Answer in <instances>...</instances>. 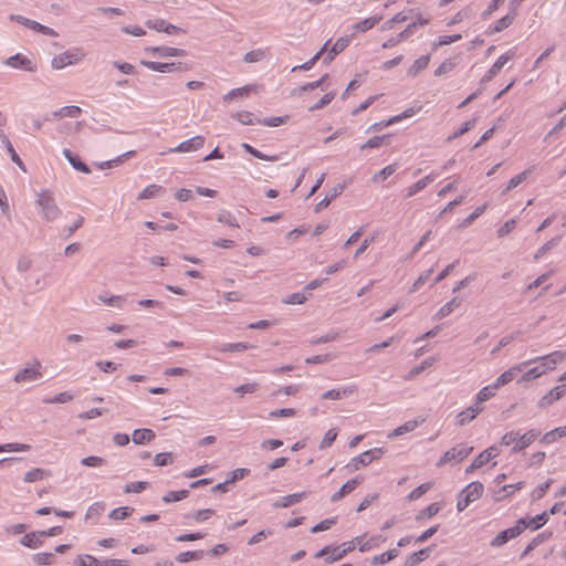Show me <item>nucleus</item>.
Segmentation results:
<instances>
[{
    "label": "nucleus",
    "mask_w": 566,
    "mask_h": 566,
    "mask_svg": "<svg viewBox=\"0 0 566 566\" xmlns=\"http://www.w3.org/2000/svg\"><path fill=\"white\" fill-rule=\"evenodd\" d=\"M539 434L541 432L536 429H531L523 434L518 430H512L502 436L500 446H512V453H518L531 446Z\"/></svg>",
    "instance_id": "nucleus-1"
},
{
    "label": "nucleus",
    "mask_w": 566,
    "mask_h": 566,
    "mask_svg": "<svg viewBox=\"0 0 566 566\" xmlns=\"http://www.w3.org/2000/svg\"><path fill=\"white\" fill-rule=\"evenodd\" d=\"M36 205L40 208L42 218L48 222L56 220L62 213L49 190H42L38 195Z\"/></svg>",
    "instance_id": "nucleus-2"
},
{
    "label": "nucleus",
    "mask_w": 566,
    "mask_h": 566,
    "mask_svg": "<svg viewBox=\"0 0 566 566\" xmlns=\"http://www.w3.org/2000/svg\"><path fill=\"white\" fill-rule=\"evenodd\" d=\"M430 22V18H424L420 13L416 15L415 21L409 23L398 35L389 38L382 43L384 49H390L398 45L403 40L410 38L415 33V29L418 25H427Z\"/></svg>",
    "instance_id": "nucleus-3"
},
{
    "label": "nucleus",
    "mask_w": 566,
    "mask_h": 566,
    "mask_svg": "<svg viewBox=\"0 0 566 566\" xmlns=\"http://www.w3.org/2000/svg\"><path fill=\"white\" fill-rule=\"evenodd\" d=\"M73 566H128V562L118 558L98 559L93 555L84 554L73 560Z\"/></svg>",
    "instance_id": "nucleus-4"
},
{
    "label": "nucleus",
    "mask_w": 566,
    "mask_h": 566,
    "mask_svg": "<svg viewBox=\"0 0 566 566\" xmlns=\"http://www.w3.org/2000/svg\"><path fill=\"white\" fill-rule=\"evenodd\" d=\"M84 57L83 52L80 49L69 50L61 54L55 55L51 65L54 70H62L67 65H73L78 63Z\"/></svg>",
    "instance_id": "nucleus-5"
},
{
    "label": "nucleus",
    "mask_w": 566,
    "mask_h": 566,
    "mask_svg": "<svg viewBox=\"0 0 566 566\" xmlns=\"http://www.w3.org/2000/svg\"><path fill=\"white\" fill-rule=\"evenodd\" d=\"M525 530L523 521H516L515 525L501 531L490 543L492 547H501L505 545L510 539L516 538Z\"/></svg>",
    "instance_id": "nucleus-6"
},
{
    "label": "nucleus",
    "mask_w": 566,
    "mask_h": 566,
    "mask_svg": "<svg viewBox=\"0 0 566 566\" xmlns=\"http://www.w3.org/2000/svg\"><path fill=\"white\" fill-rule=\"evenodd\" d=\"M384 453V448H374L367 450L360 453L359 455L353 458L348 467L352 468V470L357 471L363 467L370 464L374 460L380 459Z\"/></svg>",
    "instance_id": "nucleus-7"
},
{
    "label": "nucleus",
    "mask_w": 566,
    "mask_h": 566,
    "mask_svg": "<svg viewBox=\"0 0 566 566\" xmlns=\"http://www.w3.org/2000/svg\"><path fill=\"white\" fill-rule=\"evenodd\" d=\"M42 364L40 360H34L32 366H27L19 370L14 376L15 382H28L40 379L42 374Z\"/></svg>",
    "instance_id": "nucleus-8"
},
{
    "label": "nucleus",
    "mask_w": 566,
    "mask_h": 566,
    "mask_svg": "<svg viewBox=\"0 0 566 566\" xmlns=\"http://www.w3.org/2000/svg\"><path fill=\"white\" fill-rule=\"evenodd\" d=\"M472 450L473 447H469L463 443L458 444L443 453L438 462V465H443L451 462L452 460L462 461L472 452Z\"/></svg>",
    "instance_id": "nucleus-9"
},
{
    "label": "nucleus",
    "mask_w": 566,
    "mask_h": 566,
    "mask_svg": "<svg viewBox=\"0 0 566 566\" xmlns=\"http://www.w3.org/2000/svg\"><path fill=\"white\" fill-rule=\"evenodd\" d=\"M4 64L12 69L27 72H35L38 70L36 64H34L29 57L21 53H15L14 55L9 56L4 61Z\"/></svg>",
    "instance_id": "nucleus-10"
},
{
    "label": "nucleus",
    "mask_w": 566,
    "mask_h": 566,
    "mask_svg": "<svg viewBox=\"0 0 566 566\" xmlns=\"http://www.w3.org/2000/svg\"><path fill=\"white\" fill-rule=\"evenodd\" d=\"M515 56L514 50H509L506 53L502 54L491 66V69L484 74L481 82L488 83L491 80H493L499 72L502 70V67L513 57Z\"/></svg>",
    "instance_id": "nucleus-11"
},
{
    "label": "nucleus",
    "mask_w": 566,
    "mask_h": 566,
    "mask_svg": "<svg viewBox=\"0 0 566 566\" xmlns=\"http://www.w3.org/2000/svg\"><path fill=\"white\" fill-rule=\"evenodd\" d=\"M566 394V384L557 385L545 394L537 402V407L545 409L559 400Z\"/></svg>",
    "instance_id": "nucleus-12"
},
{
    "label": "nucleus",
    "mask_w": 566,
    "mask_h": 566,
    "mask_svg": "<svg viewBox=\"0 0 566 566\" xmlns=\"http://www.w3.org/2000/svg\"><path fill=\"white\" fill-rule=\"evenodd\" d=\"M527 364H530V363L528 361L521 363L518 365H515V366L509 368L504 373H502L496 378V380L493 382L494 387L496 389H499L500 387L510 384L516 377V375L522 370V368L524 366H526Z\"/></svg>",
    "instance_id": "nucleus-13"
},
{
    "label": "nucleus",
    "mask_w": 566,
    "mask_h": 566,
    "mask_svg": "<svg viewBox=\"0 0 566 566\" xmlns=\"http://www.w3.org/2000/svg\"><path fill=\"white\" fill-rule=\"evenodd\" d=\"M565 358H566V350H556L548 355L531 359V360H528V363L544 360L543 364H545V368L547 370H552L555 368V366L557 364L562 363Z\"/></svg>",
    "instance_id": "nucleus-14"
},
{
    "label": "nucleus",
    "mask_w": 566,
    "mask_h": 566,
    "mask_svg": "<svg viewBox=\"0 0 566 566\" xmlns=\"http://www.w3.org/2000/svg\"><path fill=\"white\" fill-rule=\"evenodd\" d=\"M350 41V36L347 35L339 38L328 50L326 56L323 60L324 64H329L336 55L342 53L349 45Z\"/></svg>",
    "instance_id": "nucleus-15"
},
{
    "label": "nucleus",
    "mask_w": 566,
    "mask_h": 566,
    "mask_svg": "<svg viewBox=\"0 0 566 566\" xmlns=\"http://www.w3.org/2000/svg\"><path fill=\"white\" fill-rule=\"evenodd\" d=\"M65 159L70 163V165L77 171L83 174H90V167L80 158V156L72 150L64 148L62 151Z\"/></svg>",
    "instance_id": "nucleus-16"
},
{
    "label": "nucleus",
    "mask_w": 566,
    "mask_h": 566,
    "mask_svg": "<svg viewBox=\"0 0 566 566\" xmlns=\"http://www.w3.org/2000/svg\"><path fill=\"white\" fill-rule=\"evenodd\" d=\"M344 556L342 546H326L315 554L316 558L325 557L326 563H334L342 559Z\"/></svg>",
    "instance_id": "nucleus-17"
},
{
    "label": "nucleus",
    "mask_w": 566,
    "mask_h": 566,
    "mask_svg": "<svg viewBox=\"0 0 566 566\" xmlns=\"http://www.w3.org/2000/svg\"><path fill=\"white\" fill-rule=\"evenodd\" d=\"M363 481V478L360 476H356L352 480H348L345 484L342 485V488L335 492L332 496H331V501L332 502H337L339 500H342L345 495L352 493L358 484H360Z\"/></svg>",
    "instance_id": "nucleus-18"
},
{
    "label": "nucleus",
    "mask_w": 566,
    "mask_h": 566,
    "mask_svg": "<svg viewBox=\"0 0 566 566\" xmlns=\"http://www.w3.org/2000/svg\"><path fill=\"white\" fill-rule=\"evenodd\" d=\"M345 189V185L338 184L334 186L326 196L315 206V212H319L321 210L327 208L331 202L336 199Z\"/></svg>",
    "instance_id": "nucleus-19"
},
{
    "label": "nucleus",
    "mask_w": 566,
    "mask_h": 566,
    "mask_svg": "<svg viewBox=\"0 0 566 566\" xmlns=\"http://www.w3.org/2000/svg\"><path fill=\"white\" fill-rule=\"evenodd\" d=\"M355 392H357V387L355 385H349L342 389L337 388V389H329V390L325 391L322 395V399L338 400L344 397L354 395Z\"/></svg>",
    "instance_id": "nucleus-20"
},
{
    "label": "nucleus",
    "mask_w": 566,
    "mask_h": 566,
    "mask_svg": "<svg viewBox=\"0 0 566 566\" xmlns=\"http://www.w3.org/2000/svg\"><path fill=\"white\" fill-rule=\"evenodd\" d=\"M482 411V407L473 405L467 408L465 410L459 412L455 417V423L458 426H464L472 421L480 412Z\"/></svg>",
    "instance_id": "nucleus-21"
},
{
    "label": "nucleus",
    "mask_w": 566,
    "mask_h": 566,
    "mask_svg": "<svg viewBox=\"0 0 566 566\" xmlns=\"http://www.w3.org/2000/svg\"><path fill=\"white\" fill-rule=\"evenodd\" d=\"M484 491V486L481 482H471L468 484L462 491V496H465L469 499V501L472 503L476 500H479Z\"/></svg>",
    "instance_id": "nucleus-22"
},
{
    "label": "nucleus",
    "mask_w": 566,
    "mask_h": 566,
    "mask_svg": "<svg viewBox=\"0 0 566 566\" xmlns=\"http://www.w3.org/2000/svg\"><path fill=\"white\" fill-rule=\"evenodd\" d=\"M43 543H44V539L42 536H40V531L27 533L20 539L21 545H23L28 548H31V549H36V548L41 547L43 545Z\"/></svg>",
    "instance_id": "nucleus-23"
},
{
    "label": "nucleus",
    "mask_w": 566,
    "mask_h": 566,
    "mask_svg": "<svg viewBox=\"0 0 566 566\" xmlns=\"http://www.w3.org/2000/svg\"><path fill=\"white\" fill-rule=\"evenodd\" d=\"M205 144V137L201 135L191 137L182 143H179V153H191L201 148Z\"/></svg>",
    "instance_id": "nucleus-24"
},
{
    "label": "nucleus",
    "mask_w": 566,
    "mask_h": 566,
    "mask_svg": "<svg viewBox=\"0 0 566 566\" xmlns=\"http://www.w3.org/2000/svg\"><path fill=\"white\" fill-rule=\"evenodd\" d=\"M306 496V492L293 493L286 496H282L274 501L273 507H289L301 502Z\"/></svg>",
    "instance_id": "nucleus-25"
},
{
    "label": "nucleus",
    "mask_w": 566,
    "mask_h": 566,
    "mask_svg": "<svg viewBox=\"0 0 566 566\" xmlns=\"http://www.w3.org/2000/svg\"><path fill=\"white\" fill-rule=\"evenodd\" d=\"M500 454V450L496 446H491L484 451H482L475 459L473 460V467H483L491 459L497 457Z\"/></svg>",
    "instance_id": "nucleus-26"
},
{
    "label": "nucleus",
    "mask_w": 566,
    "mask_h": 566,
    "mask_svg": "<svg viewBox=\"0 0 566 566\" xmlns=\"http://www.w3.org/2000/svg\"><path fill=\"white\" fill-rule=\"evenodd\" d=\"M146 25L149 28V29H154L158 32H166L168 34H175L177 33V25L175 24H171V23H167L165 20L163 19H156V20H148L146 22Z\"/></svg>",
    "instance_id": "nucleus-27"
},
{
    "label": "nucleus",
    "mask_w": 566,
    "mask_h": 566,
    "mask_svg": "<svg viewBox=\"0 0 566 566\" xmlns=\"http://www.w3.org/2000/svg\"><path fill=\"white\" fill-rule=\"evenodd\" d=\"M381 14H375L370 18L364 19L361 21L356 22L352 28L356 32H367L373 29L376 24H378L382 20Z\"/></svg>",
    "instance_id": "nucleus-28"
},
{
    "label": "nucleus",
    "mask_w": 566,
    "mask_h": 566,
    "mask_svg": "<svg viewBox=\"0 0 566 566\" xmlns=\"http://www.w3.org/2000/svg\"><path fill=\"white\" fill-rule=\"evenodd\" d=\"M518 521H523L525 524V530L531 528L532 531H536L542 527L548 521V516L546 512L537 514L532 518L522 517Z\"/></svg>",
    "instance_id": "nucleus-29"
},
{
    "label": "nucleus",
    "mask_w": 566,
    "mask_h": 566,
    "mask_svg": "<svg viewBox=\"0 0 566 566\" xmlns=\"http://www.w3.org/2000/svg\"><path fill=\"white\" fill-rule=\"evenodd\" d=\"M423 420L419 421V420H416V419H412V420H408L406 421L403 424L397 427L395 430H392L390 433H388V438L389 439H392V438H396V437H399V436H402L405 433H408V432H411L413 431L418 426L419 423H421Z\"/></svg>",
    "instance_id": "nucleus-30"
},
{
    "label": "nucleus",
    "mask_w": 566,
    "mask_h": 566,
    "mask_svg": "<svg viewBox=\"0 0 566 566\" xmlns=\"http://www.w3.org/2000/svg\"><path fill=\"white\" fill-rule=\"evenodd\" d=\"M155 438V432L151 429H135L133 431L132 439L136 444H144L151 441Z\"/></svg>",
    "instance_id": "nucleus-31"
},
{
    "label": "nucleus",
    "mask_w": 566,
    "mask_h": 566,
    "mask_svg": "<svg viewBox=\"0 0 566 566\" xmlns=\"http://www.w3.org/2000/svg\"><path fill=\"white\" fill-rule=\"evenodd\" d=\"M460 304L461 301L458 297H453L439 308V311L434 314V319H442L449 316L455 308L460 306Z\"/></svg>",
    "instance_id": "nucleus-32"
},
{
    "label": "nucleus",
    "mask_w": 566,
    "mask_h": 566,
    "mask_svg": "<svg viewBox=\"0 0 566 566\" xmlns=\"http://www.w3.org/2000/svg\"><path fill=\"white\" fill-rule=\"evenodd\" d=\"M431 548L426 547L422 549H419L418 552L412 553L409 555L405 562V566H417L424 559H427L430 555Z\"/></svg>",
    "instance_id": "nucleus-33"
},
{
    "label": "nucleus",
    "mask_w": 566,
    "mask_h": 566,
    "mask_svg": "<svg viewBox=\"0 0 566 566\" xmlns=\"http://www.w3.org/2000/svg\"><path fill=\"white\" fill-rule=\"evenodd\" d=\"M51 472L41 468H34L24 474L23 481L25 483H33L49 478Z\"/></svg>",
    "instance_id": "nucleus-34"
},
{
    "label": "nucleus",
    "mask_w": 566,
    "mask_h": 566,
    "mask_svg": "<svg viewBox=\"0 0 566 566\" xmlns=\"http://www.w3.org/2000/svg\"><path fill=\"white\" fill-rule=\"evenodd\" d=\"M552 536V532H543L536 535L526 546L524 552L521 555V558H524L527 554H530L533 549H535L538 545L545 543Z\"/></svg>",
    "instance_id": "nucleus-35"
},
{
    "label": "nucleus",
    "mask_w": 566,
    "mask_h": 566,
    "mask_svg": "<svg viewBox=\"0 0 566 566\" xmlns=\"http://www.w3.org/2000/svg\"><path fill=\"white\" fill-rule=\"evenodd\" d=\"M82 113V109L78 106L71 105V106H63L59 108L57 111L52 112V117H72L75 118Z\"/></svg>",
    "instance_id": "nucleus-36"
},
{
    "label": "nucleus",
    "mask_w": 566,
    "mask_h": 566,
    "mask_svg": "<svg viewBox=\"0 0 566 566\" xmlns=\"http://www.w3.org/2000/svg\"><path fill=\"white\" fill-rule=\"evenodd\" d=\"M430 62V55H422L419 59H417L413 64L408 69V75L411 77H415L418 75L421 71L427 69Z\"/></svg>",
    "instance_id": "nucleus-37"
},
{
    "label": "nucleus",
    "mask_w": 566,
    "mask_h": 566,
    "mask_svg": "<svg viewBox=\"0 0 566 566\" xmlns=\"http://www.w3.org/2000/svg\"><path fill=\"white\" fill-rule=\"evenodd\" d=\"M514 18H515L514 12L504 15L503 18L497 20L493 27L490 28L489 34H493V33L501 32V31L505 30L513 23Z\"/></svg>",
    "instance_id": "nucleus-38"
},
{
    "label": "nucleus",
    "mask_w": 566,
    "mask_h": 566,
    "mask_svg": "<svg viewBox=\"0 0 566 566\" xmlns=\"http://www.w3.org/2000/svg\"><path fill=\"white\" fill-rule=\"evenodd\" d=\"M140 63L147 69L160 73L171 72L174 71L175 66V63L154 62L146 60H143Z\"/></svg>",
    "instance_id": "nucleus-39"
},
{
    "label": "nucleus",
    "mask_w": 566,
    "mask_h": 566,
    "mask_svg": "<svg viewBox=\"0 0 566 566\" xmlns=\"http://www.w3.org/2000/svg\"><path fill=\"white\" fill-rule=\"evenodd\" d=\"M546 371H547V369L545 368V364H542L541 366L533 367V368L528 369L527 371H525L517 381L518 382L531 381L533 379L541 377Z\"/></svg>",
    "instance_id": "nucleus-40"
},
{
    "label": "nucleus",
    "mask_w": 566,
    "mask_h": 566,
    "mask_svg": "<svg viewBox=\"0 0 566 566\" xmlns=\"http://www.w3.org/2000/svg\"><path fill=\"white\" fill-rule=\"evenodd\" d=\"M1 139L6 146L8 154L10 155L11 160L14 164H17L23 171H25L24 164L21 160V158L19 157V155L17 154V151H15L13 145L11 144V142L9 140V138L4 134H1Z\"/></svg>",
    "instance_id": "nucleus-41"
},
{
    "label": "nucleus",
    "mask_w": 566,
    "mask_h": 566,
    "mask_svg": "<svg viewBox=\"0 0 566 566\" xmlns=\"http://www.w3.org/2000/svg\"><path fill=\"white\" fill-rule=\"evenodd\" d=\"M399 554V551L397 548L389 549L382 554L375 555L371 559V565H384L394 558H396Z\"/></svg>",
    "instance_id": "nucleus-42"
},
{
    "label": "nucleus",
    "mask_w": 566,
    "mask_h": 566,
    "mask_svg": "<svg viewBox=\"0 0 566 566\" xmlns=\"http://www.w3.org/2000/svg\"><path fill=\"white\" fill-rule=\"evenodd\" d=\"M253 346L249 343H227V344H220L216 348L219 352H243L249 348H252Z\"/></svg>",
    "instance_id": "nucleus-43"
},
{
    "label": "nucleus",
    "mask_w": 566,
    "mask_h": 566,
    "mask_svg": "<svg viewBox=\"0 0 566 566\" xmlns=\"http://www.w3.org/2000/svg\"><path fill=\"white\" fill-rule=\"evenodd\" d=\"M496 388L494 387V385H489V386H485L483 387L478 394H476V397H475V403L476 406H480V403L484 402V401H488L489 399H491L495 392H496Z\"/></svg>",
    "instance_id": "nucleus-44"
},
{
    "label": "nucleus",
    "mask_w": 566,
    "mask_h": 566,
    "mask_svg": "<svg viewBox=\"0 0 566 566\" xmlns=\"http://www.w3.org/2000/svg\"><path fill=\"white\" fill-rule=\"evenodd\" d=\"M562 240V235H556L546 243H544L534 254V260H539L545 253H547L549 250L554 249L559 244Z\"/></svg>",
    "instance_id": "nucleus-45"
},
{
    "label": "nucleus",
    "mask_w": 566,
    "mask_h": 566,
    "mask_svg": "<svg viewBox=\"0 0 566 566\" xmlns=\"http://www.w3.org/2000/svg\"><path fill=\"white\" fill-rule=\"evenodd\" d=\"M55 559L54 553L41 552L32 555V560L39 566L52 565Z\"/></svg>",
    "instance_id": "nucleus-46"
},
{
    "label": "nucleus",
    "mask_w": 566,
    "mask_h": 566,
    "mask_svg": "<svg viewBox=\"0 0 566 566\" xmlns=\"http://www.w3.org/2000/svg\"><path fill=\"white\" fill-rule=\"evenodd\" d=\"M105 507V503L94 502L92 505L88 506L85 514V520L98 518L104 513Z\"/></svg>",
    "instance_id": "nucleus-47"
},
{
    "label": "nucleus",
    "mask_w": 566,
    "mask_h": 566,
    "mask_svg": "<svg viewBox=\"0 0 566 566\" xmlns=\"http://www.w3.org/2000/svg\"><path fill=\"white\" fill-rule=\"evenodd\" d=\"M133 512H134L133 507L120 506V507H116V509L112 510L108 514V517L114 521H122V520L129 517Z\"/></svg>",
    "instance_id": "nucleus-48"
},
{
    "label": "nucleus",
    "mask_w": 566,
    "mask_h": 566,
    "mask_svg": "<svg viewBox=\"0 0 566 566\" xmlns=\"http://www.w3.org/2000/svg\"><path fill=\"white\" fill-rule=\"evenodd\" d=\"M397 170V165L396 164H390V165H387L386 167H384L381 170H379L378 172H376L371 180L374 182H379V181H382V180H386L388 177H390L391 175H394Z\"/></svg>",
    "instance_id": "nucleus-49"
},
{
    "label": "nucleus",
    "mask_w": 566,
    "mask_h": 566,
    "mask_svg": "<svg viewBox=\"0 0 566 566\" xmlns=\"http://www.w3.org/2000/svg\"><path fill=\"white\" fill-rule=\"evenodd\" d=\"M268 55V50L256 49L247 52L243 56V61L247 63H255L262 61Z\"/></svg>",
    "instance_id": "nucleus-50"
},
{
    "label": "nucleus",
    "mask_w": 566,
    "mask_h": 566,
    "mask_svg": "<svg viewBox=\"0 0 566 566\" xmlns=\"http://www.w3.org/2000/svg\"><path fill=\"white\" fill-rule=\"evenodd\" d=\"M433 361L434 359L433 358H427L424 359L423 361H421V364H419L418 366L413 367L409 373L408 375L405 376V380H410L412 379L413 377H416L417 375L421 374L423 370H426L427 368H430L432 365H433Z\"/></svg>",
    "instance_id": "nucleus-51"
},
{
    "label": "nucleus",
    "mask_w": 566,
    "mask_h": 566,
    "mask_svg": "<svg viewBox=\"0 0 566 566\" xmlns=\"http://www.w3.org/2000/svg\"><path fill=\"white\" fill-rule=\"evenodd\" d=\"M531 170L530 169H526L520 174H517L516 176H514L507 184V186L504 188V190L502 191V193H506L509 192L510 190L516 188L518 185H521L526 178L527 176L530 175Z\"/></svg>",
    "instance_id": "nucleus-52"
},
{
    "label": "nucleus",
    "mask_w": 566,
    "mask_h": 566,
    "mask_svg": "<svg viewBox=\"0 0 566 566\" xmlns=\"http://www.w3.org/2000/svg\"><path fill=\"white\" fill-rule=\"evenodd\" d=\"M233 118L239 120L243 125H254L258 124V118H255L254 114L248 111H241L232 115Z\"/></svg>",
    "instance_id": "nucleus-53"
},
{
    "label": "nucleus",
    "mask_w": 566,
    "mask_h": 566,
    "mask_svg": "<svg viewBox=\"0 0 566 566\" xmlns=\"http://www.w3.org/2000/svg\"><path fill=\"white\" fill-rule=\"evenodd\" d=\"M163 191V187L159 185H148L137 197L138 200L150 199L156 197Z\"/></svg>",
    "instance_id": "nucleus-54"
},
{
    "label": "nucleus",
    "mask_w": 566,
    "mask_h": 566,
    "mask_svg": "<svg viewBox=\"0 0 566 566\" xmlns=\"http://www.w3.org/2000/svg\"><path fill=\"white\" fill-rule=\"evenodd\" d=\"M146 52H151L161 57L165 56H177V48H168V46H153L146 48Z\"/></svg>",
    "instance_id": "nucleus-55"
},
{
    "label": "nucleus",
    "mask_w": 566,
    "mask_h": 566,
    "mask_svg": "<svg viewBox=\"0 0 566 566\" xmlns=\"http://www.w3.org/2000/svg\"><path fill=\"white\" fill-rule=\"evenodd\" d=\"M441 510V505L439 503H431L424 510L420 511L417 515V521H420L424 517L431 518L439 513Z\"/></svg>",
    "instance_id": "nucleus-56"
},
{
    "label": "nucleus",
    "mask_w": 566,
    "mask_h": 566,
    "mask_svg": "<svg viewBox=\"0 0 566 566\" xmlns=\"http://www.w3.org/2000/svg\"><path fill=\"white\" fill-rule=\"evenodd\" d=\"M31 449L30 444L25 443H4L0 444L1 452H22V451H29Z\"/></svg>",
    "instance_id": "nucleus-57"
},
{
    "label": "nucleus",
    "mask_w": 566,
    "mask_h": 566,
    "mask_svg": "<svg viewBox=\"0 0 566 566\" xmlns=\"http://www.w3.org/2000/svg\"><path fill=\"white\" fill-rule=\"evenodd\" d=\"M419 109H420V107H418V108L409 107L406 111H403L401 114L390 117L388 120H386L385 125H392V124H396V123L402 120L403 118L411 117V116L416 115Z\"/></svg>",
    "instance_id": "nucleus-58"
},
{
    "label": "nucleus",
    "mask_w": 566,
    "mask_h": 566,
    "mask_svg": "<svg viewBox=\"0 0 566 566\" xmlns=\"http://www.w3.org/2000/svg\"><path fill=\"white\" fill-rule=\"evenodd\" d=\"M390 135L382 136H374L369 138L365 144L360 146V149L364 150L366 148H379L387 139H389Z\"/></svg>",
    "instance_id": "nucleus-59"
},
{
    "label": "nucleus",
    "mask_w": 566,
    "mask_h": 566,
    "mask_svg": "<svg viewBox=\"0 0 566 566\" xmlns=\"http://www.w3.org/2000/svg\"><path fill=\"white\" fill-rule=\"evenodd\" d=\"M214 511L212 509H203L196 511L193 514L185 515V520L193 518L196 522H203L212 516Z\"/></svg>",
    "instance_id": "nucleus-60"
},
{
    "label": "nucleus",
    "mask_w": 566,
    "mask_h": 566,
    "mask_svg": "<svg viewBox=\"0 0 566 566\" xmlns=\"http://www.w3.org/2000/svg\"><path fill=\"white\" fill-rule=\"evenodd\" d=\"M407 19H408L407 14H405L403 12H399V13L395 14L391 19L387 20L381 25V30L382 31L391 30L395 24L402 23V22L407 21Z\"/></svg>",
    "instance_id": "nucleus-61"
},
{
    "label": "nucleus",
    "mask_w": 566,
    "mask_h": 566,
    "mask_svg": "<svg viewBox=\"0 0 566 566\" xmlns=\"http://www.w3.org/2000/svg\"><path fill=\"white\" fill-rule=\"evenodd\" d=\"M205 556L203 551H188L179 553V563H188L190 560L201 559Z\"/></svg>",
    "instance_id": "nucleus-62"
},
{
    "label": "nucleus",
    "mask_w": 566,
    "mask_h": 566,
    "mask_svg": "<svg viewBox=\"0 0 566 566\" xmlns=\"http://www.w3.org/2000/svg\"><path fill=\"white\" fill-rule=\"evenodd\" d=\"M149 486V483L146 481L130 482L127 483L124 488L125 493H140Z\"/></svg>",
    "instance_id": "nucleus-63"
},
{
    "label": "nucleus",
    "mask_w": 566,
    "mask_h": 566,
    "mask_svg": "<svg viewBox=\"0 0 566 566\" xmlns=\"http://www.w3.org/2000/svg\"><path fill=\"white\" fill-rule=\"evenodd\" d=\"M174 462V453L161 452L155 455L154 463L157 467H165Z\"/></svg>",
    "instance_id": "nucleus-64"
}]
</instances>
